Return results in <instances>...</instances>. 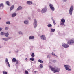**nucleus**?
<instances>
[{"label":"nucleus","mask_w":74,"mask_h":74,"mask_svg":"<svg viewBox=\"0 0 74 74\" xmlns=\"http://www.w3.org/2000/svg\"><path fill=\"white\" fill-rule=\"evenodd\" d=\"M51 70L52 71H54V73L59 72L60 71V68H53L51 66H49Z\"/></svg>","instance_id":"obj_1"},{"label":"nucleus","mask_w":74,"mask_h":74,"mask_svg":"<svg viewBox=\"0 0 74 74\" xmlns=\"http://www.w3.org/2000/svg\"><path fill=\"white\" fill-rule=\"evenodd\" d=\"M65 69L66 70H67L68 71H71V66L69 65H65L64 66Z\"/></svg>","instance_id":"obj_2"},{"label":"nucleus","mask_w":74,"mask_h":74,"mask_svg":"<svg viewBox=\"0 0 74 74\" xmlns=\"http://www.w3.org/2000/svg\"><path fill=\"white\" fill-rule=\"evenodd\" d=\"M67 44L71 45L74 44V38L68 40L67 42Z\"/></svg>","instance_id":"obj_3"},{"label":"nucleus","mask_w":74,"mask_h":74,"mask_svg":"<svg viewBox=\"0 0 74 74\" xmlns=\"http://www.w3.org/2000/svg\"><path fill=\"white\" fill-rule=\"evenodd\" d=\"M47 11V7L46 6H45V7L43 8L41 10V12L42 14H44L45 12H46Z\"/></svg>","instance_id":"obj_4"},{"label":"nucleus","mask_w":74,"mask_h":74,"mask_svg":"<svg viewBox=\"0 0 74 74\" xmlns=\"http://www.w3.org/2000/svg\"><path fill=\"white\" fill-rule=\"evenodd\" d=\"M33 25L34 26L35 29V28L37 27V21L36 19H34Z\"/></svg>","instance_id":"obj_5"},{"label":"nucleus","mask_w":74,"mask_h":74,"mask_svg":"<svg viewBox=\"0 0 74 74\" xmlns=\"http://www.w3.org/2000/svg\"><path fill=\"white\" fill-rule=\"evenodd\" d=\"M73 6H71L69 10V14L71 15H72V14L73 13Z\"/></svg>","instance_id":"obj_6"},{"label":"nucleus","mask_w":74,"mask_h":74,"mask_svg":"<svg viewBox=\"0 0 74 74\" xmlns=\"http://www.w3.org/2000/svg\"><path fill=\"white\" fill-rule=\"evenodd\" d=\"M12 37H9L8 38H2V39L3 41H7L10 40V39H11Z\"/></svg>","instance_id":"obj_7"},{"label":"nucleus","mask_w":74,"mask_h":74,"mask_svg":"<svg viewBox=\"0 0 74 74\" xmlns=\"http://www.w3.org/2000/svg\"><path fill=\"white\" fill-rule=\"evenodd\" d=\"M49 5L50 6V9H51L53 11H55V8L53 7V5L51 4H49Z\"/></svg>","instance_id":"obj_8"},{"label":"nucleus","mask_w":74,"mask_h":74,"mask_svg":"<svg viewBox=\"0 0 74 74\" xmlns=\"http://www.w3.org/2000/svg\"><path fill=\"white\" fill-rule=\"evenodd\" d=\"M62 46L63 47H64L65 48H67L69 47V45L67 44H65L64 43H62Z\"/></svg>","instance_id":"obj_9"},{"label":"nucleus","mask_w":74,"mask_h":74,"mask_svg":"<svg viewBox=\"0 0 74 74\" xmlns=\"http://www.w3.org/2000/svg\"><path fill=\"white\" fill-rule=\"evenodd\" d=\"M40 38L42 40H46V37L44 35H42L40 36Z\"/></svg>","instance_id":"obj_10"},{"label":"nucleus","mask_w":74,"mask_h":74,"mask_svg":"<svg viewBox=\"0 0 74 74\" xmlns=\"http://www.w3.org/2000/svg\"><path fill=\"white\" fill-rule=\"evenodd\" d=\"M5 63L6 64H7L8 65V66L9 67H10V63H9V62L8 61V59L7 58H6L5 59Z\"/></svg>","instance_id":"obj_11"},{"label":"nucleus","mask_w":74,"mask_h":74,"mask_svg":"<svg viewBox=\"0 0 74 74\" xmlns=\"http://www.w3.org/2000/svg\"><path fill=\"white\" fill-rule=\"evenodd\" d=\"M34 38V36H31L29 37V39L30 40H33Z\"/></svg>","instance_id":"obj_12"},{"label":"nucleus","mask_w":74,"mask_h":74,"mask_svg":"<svg viewBox=\"0 0 74 74\" xmlns=\"http://www.w3.org/2000/svg\"><path fill=\"white\" fill-rule=\"evenodd\" d=\"M27 3L29 5H32L33 4V2L31 1H27Z\"/></svg>","instance_id":"obj_13"},{"label":"nucleus","mask_w":74,"mask_h":74,"mask_svg":"<svg viewBox=\"0 0 74 74\" xmlns=\"http://www.w3.org/2000/svg\"><path fill=\"white\" fill-rule=\"evenodd\" d=\"M24 24L25 25H28L29 24V21L28 20H25L24 21Z\"/></svg>","instance_id":"obj_14"},{"label":"nucleus","mask_w":74,"mask_h":74,"mask_svg":"<svg viewBox=\"0 0 74 74\" xmlns=\"http://www.w3.org/2000/svg\"><path fill=\"white\" fill-rule=\"evenodd\" d=\"M22 7L20 6L17 8L16 10V11H20V10H22Z\"/></svg>","instance_id":"obj_15"},{"label":"nucleus","mask_w":74,"mask_h":74,"mask_svg":"<svg viewBox=\"0 0 74 74\" xmlns=\"http://www.w3.org/2000/svg\"><path fill=\"white\" fill-rule=\"evenodd\" d=\"M17 14L16 13H14L12 15V18H14V17L16 16Z\"/></svg>","instance_id":"obj_16"},{"label":"nucleus","mask_w":74,"mask_h":74,"mask_svg":"<svg viewBox=\"0 0 74 74\" xmlns=\"http://www.w3.org/2000/svg\"><path fill=\"white\" fill-rule=\"evenodd\" d=\"M4 35L5 37H8V36H9V33H8V32L5 33Z\"/></svg>","instance_id":"obj_17"},{"label":"nucleus","mask_w":74,"mask_h":74,"mask_svg":"<svg viewBox=\"0 0 74 74\" xmlns=\"http://www.w3.org/2000/svg\"><path fill=\"white\" fill-rule=\"evenodd\" d=\"M51 19L52 20L54 25H55L56 24V22H55V21L53 19V17H51Z\"/></svg>","instance_id":"obj_18"},{"label":"nucleus","mask_w":74,"mask_h":74,"mask_svg":"<svg viewBox=\"0 0 74 74\" xmlns=\"http://www.w3.org/2000/svg\"><path fill=\"white\" fill-rule=\"evenodd\" d=\"M12 62H16V59L15 58H13V59H12Z\"/></svg>","instance_id":"obj_19"},{"label":"nucleus","mask_w":74,"mask_h":74,"mask_svg":"<svg viewBox=\"0 0 74 74\" xmlns=\"http://www.w3.org/2000/svg\"><path fill=\"white\" fill-rule=\"evenodd\" d=\"M14 5H13L10 8V11H11V10H12L14 9Z\"/></svg>","instance_id":"obj_20"},{"label":"nucleus","mask_w":74,"mask_h":74,"mask_svg":"<svg viewBox=\"0 0 74 74\" xmlns=\"http://www.w3.org/2000/svg\"><path fill=\"white\" fill-rule=\"evenodd\" d=\"M6 4H7V5L8 6H10V2L8 1H6Z\"/></svg>","instance_id":"obj_21"},{"label":"nucleus","mask_w":74,"mask_h":74,"mask_svg":"<svg viewBox=\"0 0 74 74\" xmlns=\"http://www.w3.org/2000/svg\"><path fill=\"white\" fill-rule=\"evenodd\" d=\"M61 21L63 23H64L65 22V19H62L61 20Z\"/></svg>","instance_id":"obj_22"},{"label":"nucleus","mask_w":74,"mask_h":74,"mask_svg":"<svg viewBox=\"0 0 74 74\" xmlns=\"http://www.w3.org/2000/svg\"><path fill=\"white\" fill-rule=\"evenodd\" d=\"M55 29H52V28H51V32H53L55 31Z\"/></svg>","instance_id":"obj_23"},{"label":"nucleus","mask_w":74,"mask_h":74,"mask_svg":"<svg viewBox=\"0 0 74 74\" xmlns=\"http://www.w3.org/2000/svg\"><path fill=\"white\" fill-rule=\"evenodd\" d=\"M38 62L41 63H43V61L41 60L40 59L38 60Z\"/></svg>","instance_id":"obj_24"},{"label":"nucleus","mask_w":74,"mask_h":74,"mask_svg":"<svg viewBox=\"0 0 74 74\" xmlns=\"http://www.w3.org/2000/svg\"><path fill=\"white\" fill-rule=\"evenodd\" d=\"M48 27H52V25L51 24H49L47 25Z\"/></svg>","instance_id":"obj_25"},{"label":"nucleus","mask_w":74,"mask_h":74,"mask_svg":"<svg viewBox=\"0 0 74 74\" xmlns=\"http://www.w3.org/2000/svg\"><path fill=\"white\" fill-rule=\"evenodd\" d=\"M6 23L7 25H10L11 22L10 21H7L6 22Z\"/></svg>","instance_id":"obj_26"},{"label":"nucleus","mask_w":74,"mask_h":74,"mask_svg":"<svg viewBox=\"0 0 74 74\" xmlns=\"http://www.w3.org/2000/svg\"><path fill=\"white\" fill-rule=\"evenodd\" d=\"M52 55L53 56H56L57 58L58 57V56L56 55L53 52H52Z\"/></svg>","instance_id":"obj_27"},{"label":"nucleus","mask_w":74,"mask_h":74,"mask_svg":"<svg viewBox=\"0 0 74 74\" xmlns=\"http://www.w3.org/2000/svg\"><path fill=\"white\" fill-rule=\"evenodd\" d=\"M4 7V4L3 3H1L0 4V7Z\"/></svg>","instance_id":"obj_28"},{"label":"nucleus","mask_w":74,"mask_h":74,"mask_svg":"<svg viewBox=\"0 0 74 74\" xmlns=\"http://www.w3.org/2000/svg\"><path fill=\"white\" fill-rule=\"evenodd\" d=\"M18 33L19 34H21V35H23V33H22V32L20 31L18 32Z\"/></svg>","instance_id":"obj_29"},{"label":"nucleus","mask_w":74,"mask_h":74,"mask_svg":"<svg viewBox=\"0 0 74 74\" xmlns=\"http://www.w3.org/2000/svg\"><path fill=\"white\" fill-rule=\"evenodd\" d=\"M31 56L32 58H34V53H32L31 54Z\"/></svg>","instance_id":"obj_30"},{"label":"nucleus","mask_w":74,"mask_h":74,"mask_svg":"<svg viewBox=\"0 0 74 74\" xmlns=\"http://www.w3.org/2000/svg\"><path fill=\"white\" fill-rule=\"evenodd\" d=\"M25 74H29V72H28L27 71V70L25 71Z\"/></svg>","instance_id":"obj_31"},{"label":"nucleus","mask_w":74,"mask_h":74,"mask_svg":"<svg viewBox=\"0 0 74 74\" xmlns=\"http://www.w3.org/2000/svg\"><path fill=\"white\" fill-rule=\"evenodd\" d=\"M5 33L4 32H2L0 34L1 35H2V36H4L5 35Z\"/></svg>","instance_id":"obj_32"},{"label":"nucleus","mask_w":74,"mask_h":74,"mask_svg":"<svg viewBox=\"0 0 74 74\" xmlns=\"http://www.w3.org/2000/svg\"><path fill=\"white\" fill-rule=\"evenodd\" d=\"M3 74H7V71H4L3 72Z\"/></svg>","instance_id":"obj_33"},{"label":"nucleus","mask_w":74,"mask_h":74,"mask_svg":"<svg viewBox=\"0 0 74 74\" xmlns=\"http://www.w3.org/2000/svg\"><path fill=\"white\" fill-rule=\"evenodd\" d=\"M30 60H31V61H34V58H33V57L30 58Z\"/></svg>","instance_id":"obj_34"},{"label":"nucleus","mask_w":74,"mask_h":74,"mask_svg":"<svg viewBox=\"0 0 74 74\" xmlns=\"http://www.w3.org/2000/svg\"><path fill=\"white\" fill-rule=\"evenodd\" d=\"M40 67L41 68H43V65L42 64H40Z\"/></svg>","instance_id":"obj_35"},{"label":"nucleus","mask_w":74,"mask_h":74,"mask_svg":"<svg viewBox=\"0 0 74 74\" xmlns=\"http://www.w3.org/2000/svg\"><path fill=\"white\" fill-rule=\"evenodd\" d=\"M64 23H63V22H62L60 23V25H61V26H63V25H64Z\"/></svg>","instance_id":"obj_36"},{"label":"nucleus","mask_w":74,"mask_h":74,"mask_svg":"<svg viewBox=\"0 0 74 74\" xmlns=\"http://www.w3.org/2000/svg\"><path fill=\"white\" fill-rule=\"evenodd\" d=\"M8 29H9L8 27H6L5 28V30H8Z\"/></svg>","instance_id":"obj_37"},{"label":"nucleus","mask_w":74,"mask_h":74,"mask_svg":"<svg viewBox=\"0 0 74 74\" xmlns=\"http://www.w3.org/2000/svg\"><path fill=\"white\" fill-rule=\"evenodd\" d=\"M51 57V56L50 55H48L47 56V57L48 58H49Z\"/></svg>","instance_id":"obj_38"},{"label":"nucleus","mask_w":74,"mask_h":74,"mask_svg":"<svg viewBox=\"0 0 74 74\" xmlns=\"http://www.w3.org/2000/svg\"><path fill=\"white\" fill-rule=\"evenodd\" d=\"M16 64H17L18 63V62H19V61L16 60Z\"/></svg>","instance_id":"obj_39"},{"label":"nucleus","mask_w":74,"mask_h":74,"mask_svg":"<svg viewBox=\"0 0 74 74\" xmlns=\"http://www.w3.org/2000/svg\"><path fill=\"white\" fill-rule=\"evenodd\" d=\"M53 62L54 63H56V61L55 60H53Z\"/></svg>","instance_id":"obj_40"},{"label":"nucleus","mask_w":74,"mask_h":74,"mask_svg":"<svg viewBox=\"0 0 74 74\" xmlns=\"http://www.w3.org/2000/svg\"><path fill=\"white\" fill-rule=\"evenodd\" d=\"M2 29H3V28L0 27V31H1Z\"/></svg>","instance_id":"obj_41"},{"label":"nucleus","mask_w":74,"mask_h":74,"mask_svg":"<svg viewBox=\"0 0 74 74\" xmlns=\"http://www.w3.org/2000/svg\"><path fill=\"white\" fill-rule=\"evenodd\" d=\"M18 52H19V50H17V51H16V53H18Z\"/></svg>","instance_id":"obj_42"},{"label":"nucleus","mask_w":74,"mask_h":74,"mask_svg":"<svg viewBox=\"0 0 74 74\" xmlns=\"http://www.w3.org/2000/svg\"><path fill=\"white\" fill-rule=\"evenodd\" d=\"M63 2H66V1H67V0H62Z\"/></svg>","instance_id":"obj_43"},{"label":"nucleus","mask_w":74,"mask_h":74,"mask_svg":"<svg viewBox=\"0 0 74 74\" xmlns=\"http://www.w3.org/2000/svg\"><path fill=\"white\" fill-rule=\"evenodd\" d=\"M3 48V46L0 45V48Z\"/></svg>","instance_id":"obj_44"},{"label":"nucleus","mask_w":74,"mask_h":74,"mask_svg":"<svg viewBox=\"0 0 74 74\" xmlns=\"http://www.w3.org/2000/svg\"><path fill=\"white\" fill-rule=\"evenodd\" d=\"M37 11H38L39 12H40V9H38V10H37Z\"/></svg>","instance_id":"obj_45"},{"label":"nucleus","mask_w":74,"mask_h":74,"mask_svg":"<svg viewBox=\"0 0 74 74\" xmlns=\"http://www.w3.org/2000/svg\"><path fill=\"white\" fill-rule=\"evenodd\" d=\"M25 60L27 61V58H25Z\"/></svg>","instance_id":"obj_46"},{"label":"nucleus","mask_w":74,"mask_h":74,"mask_svg":"<svg viewBox=\"0 0 74 74\" xmlns=\"http://www.w3.org/2000/svg\"><path fill=\"white\" fill-rule=\"evenodd\" d=\"M27 70H28V71H30V69H28Z\"/></svg>","instance_id":"obj_47"},{"label":"nucleus","mask_w":74,"mask_h":74,"mask_svg":"<svg viewBox=\"0 0 74 74\" xmlns=\"http://www.w3.org/2000/svg\"><path fill=\"white\" fill-rule=\"evenodd\" d=\"M28 19H30V18L28 17Z\"/></svg>","instance_id":"obj_48"},{"label":"nucleus","mask_w":74,"mask_h":74,"mask_svg":"<svg viewBox=\"0 0 74 74\" xmlns=\"http://www.w3.org/2000/svg\"><path fill=\"white\" fill-rule=\"evenodd\" d=\"M64 26H66V25L65 24H64Z\"/></svg>","instance_id":"obj_49"},{"label":"nucleus","mask_w":74,"mask_h":74,"mask_svg":"<svg viewBox=\"0 0 74 74\" xmlns=\"http://www.w3.org/2000/svg\"><path fill=\"white\" fill-rule=\"evenodd\" d=\"M9 53H11V52H10V51L9 52Z\"/></svg>","instance_id":"obj_50"},{"label":"nucleus","mask_w":74,"mask_h":74,"mask_svg":"<svg viewBox=\"0 0 74 74\" xmlns=\"http://www.w3.org/2000/svg\"><path fill=\"white\" fill-rule=\"evenodd\" d=\"M36 72H37V71H35V73H36Z\"/></svg>","instance_id":"obj_51"},{"label":"nucleus","mask_w":74,"mask_h":74,"mask_svg":"<svg viewBox=\"0 0 74 74\" xmlns=\"http://www.w3.org/2000/svg\"><path fill=\"white\" fill-rule=\"evenodd\" d=\"M1 19V18H0V20Z\"/></svg>","instance_id":"obj_52"},{"label":"nucleus","mask_w":74,"mask_h":74,"mask_svg":"<svg viewBox=\"0 0 74 74\" xmlns=\"http://www.w3.org/2000/svg\"><path fill=\"white\" fill-rule=\"evenodd\" d=\"M32 48H33V47H32Z\"/></svg>","instance_id":"obj_53"},{"label":"nucleus","mask_w":74,"mask_h":74,"mask_svg":"<svg viewBox=\"0 0 74 74\" xmlns=\"http://www.w3.org/2000/svg\"><path fill=\"white\" fill-rule=\"evenodd\" d=\"M58 27H59V26H58Z\"/></svg>","instance_id":"obj_54"}]
</instances>
